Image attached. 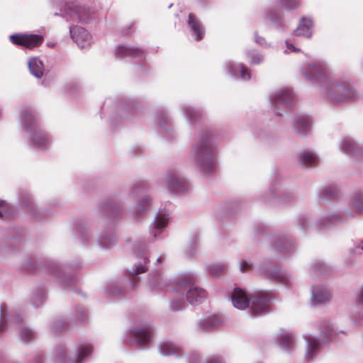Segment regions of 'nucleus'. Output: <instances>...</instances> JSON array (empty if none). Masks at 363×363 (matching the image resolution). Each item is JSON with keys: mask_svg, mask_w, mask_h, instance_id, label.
<instances>
[{"mask_svg": "<svg viewBox=\"0 0 363 363\" xmlns=\"http://www.w3.org/2000/svg\"><path fill=\"white\" fill-rule=\"evenodd\" d=\"M300 71L306 79L316 84L320 93L332 102H344L357 96L350 79L333 74L324 60L304 62Z\"/></svg>", "mask_w": 363, "mask_h": 363, "instance_id": "1", "label": "nucleus"}, {"mask_svg": "<svg viewBox=\"0 0 363 363\" xmlns=\"http://www.w3.org/2000/svg\"><path fill=\"white\" fill-rule=\"evenodd\" d=\"M216 148L211 132L203 131L197 135L191 156L204 174L213 172L216 167Z\"/></svg>", "mask_w": 363, "mask_h": 363, "instance_id": "2", "label": "nucleus"}, {"mask_svg": "<svg viewBox=\"0 0 363 363\" xmlns=\"http://www.w3.org/2000/svg\"><path fill=\"white\" fill-rule=\"evenodd\" d=\"M9 327H15L18 329V335L21 342L28 343L35 337V332L27 327L23 322L21 315L9 309L6 305H0V334L7 330Z\"/></svg>", "mask_w": 363, "mask_h": 363, "instance_id": "3", "label": "nucleus"}, {"mask_svg": "<svg viewBox=\"0 0 363 363\" xmlns=\"http://www.w3.org/2000/svg\"><path fill=\"white\" fill-rule=\"evenodd\" d=\"M301 0H273L270 1L262 11V16L266 21L277 28L284 26V11H291L298 9Z\"/></svg>", "mask_w": 363, "mask_h": 363, "instance_id": "4", "label": "nucleus"}, {"mask_svg": "<svg viewBox=\"0 0 363 363\" xmlns=\"http://www.w3.org/2000/svg\"><path fill=\"white\" fill-rule=\"evenodd\" d=\"M152 330V325L150 323H136L127 332L124 340L130 345H136L140 349H144L151 342Z\"/></svg>", "mask_w": 363, "mask_h": 363, "instance_id": "5", "label": "nucleus"}, {"mask_svg": "<svg viewBox=\"0 0 363 363\" xmlns=\"http://www.w3.org/2000/svg\"><path fill=\"white\" fill-rule=\"evenodd\" d=\"M55 15L62 16L66 18L67 21L79 23H87L94 16L89 7L79 4V0H75L71 4L66 2L60 7V13H55Z\"/></svg>", "mask_w": 363, "mask_h": 363, "instance_id": "6", "label": "nucleus"}, {"mask_svg": "<svg viewBox=\"0 0 363 363\" xmlns=\"http://www.w3.org/2000/svg\"><path fill=\"white\" fill-rule=\"evenodd\" d=\"M196 281V276L193 273H186L181 275L177 280V286L186 294V300L191 305H198L206 298V292L199 287H191Z\"/></svg>", "mask_w": 363, "mask_h": 363, "instance_id": "7", "label": "nucleus"}, {"mask_svg": "<svg viewBox=\"0 0 363 363\" xmlns=\"http://www.w3.org/2000/svg\"><path fill=\"white\" fill-rule=\"evenodd\" d=\"M269 100L274 108L277 115H281L279 110H284L292 106L294 101V94L289 88H279L272 91L269 96Z\"/></svg>", "mask_w": 363, "mask_h": 363, "instance_id": "8", "label": "nucleus"}, {"mask_svg": "<svg viewBox=\"0 0 363 363\" xmlns=\"http://www.w3.org/2000/svg\"><path fill=\"white\" fill-rule=\"evenodd\" d=\"M272 300L271 294L267 291H262L250 297L249 309L250 315H261L267 313Z\"/></svg>", "mask_w": 363, "mask_h": 363, "instance_id": "9", "label": "nucleus"}, {"mask_svg": "<svg viewBox=\"0 0 363 363\" xmlns=\"http://www.w3.org/2000/svg\"><path fill=\"white\" fill-rule=\"evenodd\" d=\"M167 189L177 194H184L191 189L189 182L177 172H169L164 178Z\"/></svg>", "mask_w": 363, "mask_h": 363, "instance_id": "10", "label": "nucleus"}, {"mask_svg": "<svg viewBox=\"0 0 363 363\" xmlns=\"http://www.w3.org/2000/svg\"><path fill=\"white\" fill-rule=\"evenodd\" d=\"M27 141L31 148L40 151L46 150L51 144L49 135L40 127L27 134Z\"/></svg>", "mask_w": 363, "mask_h": 363, "instance_id": "11", "label": "nucleus"}, {"mask_svg": "<svg viewBox=\"0 0 363 363\" xmlns=\"http://www.w3.org/2000/svg\"><path fill=\"white\" fill-rule=\"evenodd\" d=\"M18 123L22 130L26 134L40 128L31 108L28 106H22L19 109Z\"/></svg>", "mask_w": 363, "mask_h": 363, "instance_id": "12", "label": "nucleus"}, {"mask_svg": "<svg viewBox=\"0 0 363 363\" xmlns=\"http://www.w3.org/2000/svg\"><path fill=\"white\" fill-rule=\"evenodd\" d=\"M9 39L13 44L27 49L36 48L43 41V37L36 34H13L9 36Z\"/></svg>", "mask_w": 363, "mask_h": 363, "instance_id": "13", "label": "nucleus"}, {"mask_svg": "<svg viewBox=\"0 0 363 363\" xmlns=\"http://www.w3.org/2000/svg\"><path fill=\"white\" fill-rule=\"evenodd\" d=\"M338 145L340 151L347 155L356 157H363V143H359L351 137L341 138Z\"/></svg>", "mask_w": 363, "mask_h": 363, "instance_id": "14", "label": "nucleus"}, {"mask_svg": "<svg viewBox=\"0 0 363 363\" xmlns=\"http://www.w3.org/2000/svg\"><path fill=\"white\" fill-rule=\"evenodd\" d=\"M223 67L235 79L246 82L251 79V71L243 63L228 61L225 62Z\"/></svg>", "mask_w": 363, "mask_h": 363, "instance_id": "15", "label": "nucleus"}, {"mask_svg": "<svg viewBox=\"0 0 363 363\" xmlns=\"http://www.w3.org/2000/svg\"><path fill=\"white\" fill-rule=\"evenodd\" d=\"M257 272L259 275L265 276L269 279L279 280L284 285L289 284L291 281L290 276L287 272L271 267L269 264H263L259 267Z\"/></svg>", "mask_w": 363, "mask_h": 363, "instance_id": "16", "label": "nucleus"}, {"mask_svg": "<svg viewBox=\"0 0 363 363\" xmlns=\"http://www.w3.org/2000/svg\"><path fill=\"white\" fill-rule=\"evenodd\" d=\"M69 33L72 39L79 48H87L93 42L92 36L88 30L80 26H70Z\"/></svg>", "mask_w": 363, "mask_h": 363, "instance_id": "17", "label": "nucleus"}, {"mask_svg": "<svg viewBox=\"0 0 363 363\" xmlns=\"http://www.w3.org/2000/svg\"><path fill=\"white\" fill-rule=\"evenodd\" d=\"M332 298L330 291L323 285H317L311 287V300L314 306L328 304Z\"/></svg>", "mask_w": 363, "mask_h": 363, "instance_id": "18", "label": "nucleus"}, {"mask_svg": "<svg viewBox=\"0 0 363 363\" xmlns=\"http://www.w3.org/2000/svg\"><path fill=\"white\" fill-rule=\"evenodd\" d=\"M134 258L136 259L135 266L128 269L131 276H137L145 273L147 270V264L149 262L147 252L145 249H135L134 251Z\"/></svg>", "mask_w": 363, "mask_h": 363, "instance_id": "19", "label": "nucleus"}, {"mask_svg": "<svg viewBox=\"0 0 363 363\" xmlns=\"http://www.w3.org/2000/svg\"><path fill=\"white\" fill-rule=\"evenodd\" d=\"M297 160L303 167L313 168L318 165L320 159L318 154L309 149L300 151L297 155Z\"/></svg>", "mask_w": 363, "mask_h": 363, "instance_id": "20", "label": "nucleus"}, {"mask_svg": "<svg viewBox=\"0 0 363 363\" xmlns=\"http://www.w3.org/2000/svg\"><path fill=\"white\" fill-rule=\"evenodd\" d=\"M303 339L306 342L305 350V359L308 361L313 360L319 353L321 341L312 335H304Z\"/></svg>", "mask_w": 363, "mask_h": 363, "instance_id": "21", "label": "nucleus"}, {"mask_svg": "<svg viewBox=\"0 0 363 363\" xmlns=\"http://www.w3.org/2000/svg\"><path fill=\"white\" fill-rule=\"evenodd\" d=\"M169 220V213L168 211L160 210L158 211L150 225L151 230H155L151 232L154 238L156 239L157 238V234L160 233L167 225Z\"/></svg>", "mask_w": 363, "mask_h": 363, "instance_id": "22", "label": "nucleus"}, {"mask_svg": "<svg viewBox=\"0 0 363 363\" xmlns=\"http://www.w3.org/2000/svg\"><path fill=\"white\" fill-rule=\"evenodd\" d=\"M314 23L313 20L311 17H302L296 29L293 32V35L296 37H304L311 38L313 35Z\"/></svg>", "mask_w": 363, "mask_h": 363, "instance_id": "23", "label": "nucleus"}, {"mask_svg": "<svg viewBox=\"0 0 363 363\" xmlns=\"http://www.w3.org/2000/svg\"><path fill=\"white\" fill-rule=\"evenodd\" d=\"M186 24L191 36L196 40H200L203 38L205 35L204 28L201 22L194 13L189 14Z\"/></svg>", "mask_w": 363, "mask_h": 363, "instance_id": "24", "label": "nucleus"}, {"mask_svg": "<svg viewBox=\"0 0 363 363\" xmlns=\"http://www.w3.org/2000/svg\"><path fill=\"white\" fill-rule=\"evenodd\" d=\"M94 350L92 345L89 342H82L77 345L74 354H73V363H84L91 355Z\"/></svg>", "mask_w": 363, "mask_h": 363, "instance_id": "25", "label": "nucleus"}, {"mask_svg": "<svg viewBox=\"0 0 363 363\" xmlns=\"http://www.w3.org/2000/svg\"><path fill=\"white\" fill-rule=\"evenodd\" d=\"M277 345L285 352H292L296 346V338L293 333L281 331L276 337Z\"/></svg>", "mask_w": 363, "mask_h": 363, "instance_id": "26", "label": "nucleus"}, {"mask_svg": "<svg viewBox=\"0 0 363 363\" xmlns=\"http://www.w3.org/2000/svg\"><path fill=\"white\" fill-rule=\"evenodd\" d=\"M293 128L300 136H306L311 128V119L308 116H296L294 119Z\"/></svg>", "mask_w": 363, "mask_h": 363, "instance_id": "27", "label": "nucleus"}, {"mask_svg": "<svg viewBox=\"0 0 363 363\" xmlns=\"http://www.w3.org/2000/svg\"><path fill=\"white\" fill-rule=\"evenodd\" d=\"M115 55L117 57L123 59L128 57L142 59L143 51L139 48L130 47L126 45H119L115 48Z\"/></svg>", "mask_w": 363, "mask_h": 363, "instance_id": "28", "label": "nucleus"}, {"mask_svg": "<svg viewBox=\"0 0 363 363\" xmlns=\"http://www.w3.org/2000/svg\"><path fill=\"white\" fill-rule=\"evenodd\" d=\"M233 306L239 310H245L249 307L250 298L240 288H235L231 296Z\"/></svg>", "mask_w": 363, "mask_h": 363, "instance_id": "29", "label": "nucleus"}, {"mask_svg": "<svg viewBox=\"0 0 363 363\" xmlns=\"http://www.w3.org/2000/svg\"><path fill=\"white\" fill-rule=\"evenodd\" d=\"M274 248L286 256L290 255L296 251V246L292 240L285 237L277 238L274 242Z\"/></svg>", "mask_w": 363, "mask_h": 363, "instance_id": "30", "label": "nucleus"}, {"mask_svg": "<svg viewBox=\"0 0 363 363\" xmlns=\"http://www.w3.org/2000/svg\"><path fill=\"white\" fill-rule=\"evenodd\" d=\"M281 187V186L279 182L272 184L269 189V196L264 199L269 201L273 198H279L282 202L287 203L294 198L292 193L282 192Z\"/></svg>", "mask_w": 363, "mask_h": 363, "instance_id": "31", "label": "nucleus"}, {"mask_svg": "<svg viewBox=\"0 0 363 363\" xmlns=\"http://www.w3.org/2000/svg\"><path fill=\"white\" fill-rule=\"evenodd\" d=\"M73 354H71L65 346H58L55 348L52 354L54 363H73Z\"/></svg>", "mask_w": 363, "mask_h": 363, "instance_id": "32", "label": "nucleus"}, {"mask_svg": "<svg viewBox=\"0 0 363 363\" xmlns=\"http://www.w3.org/2000/svg\"><path fill=\"white\" fill-rule=\"evenodd\" d=\"M19 201L23 207L26 208L30 215L35 219H40V213L38 209H36L34 203L32 201V199L26 191H23L19 194Z\"/></svg>", "mask_w": 363, "mask_h": 363, "instance_id": "33", "label": "nucleus"}, {"mask_svg": "<svg viewBox=\"0 0 363 363\" xmlns=\"http://www.w3.org/2000/svg\"><path fill=\"white\" fill-rule=\"evenodd\" d=\"M221 320L218 318L213 315L199 320L196 324V326L199 331L205 332L218 328L221 325Z\"/></svg>", "mask_w": 363, "mask_h": 363, "instance_id": "34", "label": "nucleus"}, {"mask_svg": "<svg viewBox=\"0 0 363 363\" xmlns=\"http://www.w3.org/2000/svg\"><path fill=\"white\" fill-rule=\"evenodd\" d=\"M30 73L38 79L43 76L44 65L43 62L37 57H30L28 60Z\"/></svg>", "mask_w": 363, "mask_h": 363, "instance_id": "35", "label": "nucleus"}, {"mask_svg": "<svg viewBox=\"0 0 363 363\" xmlns=\"http://www.w3.org/2000/svg\"><path fill=\"white\" fill-rule=\"evenodd\" d=\"M158 349L159 352L162 356L180 355V348L171 341L165 340L161 342Z\"/></svg>", "mask_w": 363, "mask_h": 363, "instance_id": "36", "label": "nucleus"}, {"mask_svg": "<svg viewBox=\"0 0 363 363\" xmlns=\"http://www.w3.org/2000/svg\"><path fill=\"white\" fill-rule=\"evenodd\" d=\"M182 111L184 118L189 124L196 123L201 116V111L190 105L184 106Z\"/></svg>", "mask_w": 363, "mask_h": 363, "instance_id": "37", "label": "nucleus"}, {"mask_svg": "<svg viewBox=\"0 0 363 363\" xmlns=\"http://www.w3.org/2000/svg\"><path fill=\"white\" fill-rule=\"evenodd\" d=\"M344 221L345 218L342 216L335 213H330L321 217L318 220V224L325 228H330L333 225H336Z\"/></svg>", "mask_w": 363, "mask_h": 363, "instance_id": "38", "label": "nucleus"}, {"mask_svg": "<svg viewBox=\"0 0 363 363\" xmlns=\"http://www.w3.org/2000/svg\"><path fill=\"white\" fill-rule=\"evenodd\" d=\"M152 203V199L150 196H143L140 202L136 205L133 213L134 219L139 220L142 213L146 212Z\"/></svg>", "mask_w": 363, "mask_h": 363, "instance_id": "39", "label": "nucleus"}, {"mask_svg": "<svg viewBox=\"0 0 363 363\" xmlns=\"http://www.w3.org/2000/svg\"><path fill=\"white\" fill-rule=\"evenodd\" d=\"M116 243V238L113 233H104L97 239V244L103 250H109Z\"/></svg>", "mask_w": 363, "mask_h": 363, "instance_id": "40", "label": "nucleus"}, {"mask_svg": "<svg viewBox=\"0 0 363 363\" xmlns=\"http://www.w3.org/2000/svg\"><path fill=\"white\" fill-rule=\"evenodd\" d=\"M350 206L354 213H363V191H357L352 195Z\"/></svg>", "mask_w": 363, "mask_h": 363, "instance_id": "41", "label": "nucleus"}, {"mask_svg": "<svg viewBox=\"0 0 363 363\" xmlns=\"http://www.w3.org/2000/svg\"><path fill=\"white\" fill-rule=\"evenodd\" d=\"M245 54L246 57L249 59V63L252 66L259 65L263 63L265 60L264 53L256 49L245 50Z\"/></svg>", "mask_w": 363, "mask_h": 363, "instance_id": "42", "label": "nucleus"}, {"mask_svg": "<svg viewBox=\"0 0 363 363\" xmlns=\"http://www.w3.org/2000/svg\"><path fill=\"white\" fill-rule=\"evenodd\" d=\"M185 301L184 298V291L182 294L177 293L169 301V308L172 311H179L184 308Z\"/></svg>", "mask_w": 363, "mask_h": 363, "instance_id": "43", "label": "nucleus"}, {"mask_svg": "<svg viewBox=\"0 0 363 363\" xmlns=\"http://www.w3.org/2000/svg\"><path fill=\"white\" fill-rule=\"evenodd\" d=\"M320 333L327 340H334L335 336L339 333H343L341 331L337 332V330H335L333 325L328 323H325L320 327Z\"/></svg>", "mask_w": 363, "mask_h": 363, "instance_id": "44", "label": "nucleus"}, {"mask_svg": "<svg viewBox=\"0 0 363 363\" xmlns=\"http://www.w3.org/2000/svg\"><path fill=\"white\" fill-rule=\"evenodd\" d=\"M16 213L15 208L6 201L0 202V218L4 219L13 217Z\"/></svg>", "mask_w": 363, "mask_h": 363, "instance_id": "45", "label": "nucleus"}, {"mask_svg": "<svg viewBox=\"0 0 363 363\" xmlns=\"http://www.w3.org/2000/svg\"><path fill=\"white\" fill-rule=\"evenodd\" d=\"M105 295L110 296H119L123 294V290L119 286L118 283L111 282L108 284L105 291Z\"/></svg>", "mask_w": 363, "mask_h": 363, "instance_id": "46", "label": "nucleus"}, {"mask_svg": "<svg viewBox=\"0 0 363 363\" xmlns=\"http://www.w3.org/2000/svg\"><path fill=\"white\" fill-rule=\"evenodd\" d=\"M77 232L79 240L82 243H86L91 238V232L88 227L81 225L77 227Z\"/></svg>", "mask_w": 363, "mask_h": 363, "instance_id": "47", "label": "nucleus"}, {"mask_svg": "<svg viewBox=\"0 0 363 363\" xmlns=\"http://www.w3.org/2000/svg\"><path fill=\"white\" fill-rule=\"evenodd\" d=\"M55 273L57 274V277L58 279V281L62 284L64 287L67 286V284L74 285L76 282V279L73 276H65L60 270L57 269Z\"/></svg>", "mask_w": 363, "mask_h": 363, "instance_id": "48", "label": "nucleus"}, {"mask_svg": "<svg viewBox=\"0 0 363 363\" xmlns=\"http://www.w3.org/2000/svg\"><path fill=\"white\" fill-rule=\"evenodd\" d=\"M104 210L110 216H115L120 213L121 207L113 201H108L104 205Z\"/></svg>", "mask_w": 363, "mask_h": 363, "instance_id": "49", "label": "nucleus"}, {"mask_svg": "<svg viewBox=\"0 0 363 363\" xmlns=\"http://www.w3.org/2000/svg\"><path fill=\"white\" fill-rule=\"evenodd\" d=\"M253 41L255 44L262 48H269L272 45L264 37L259 35L257 31L253 34Z\"/></svg>", "mask_w": 363, "mask_h": 363, "instance_id": "50", "label": "nucleus"}, {"mask_svg": "<svg viewBox=\"0 0 363 363\" xmlns=\"http://www.w3.org/2000/svg\"><path fill=\"white\" fill-rule=\"evenodd\" d=\"M226 268L227 267L225 264L217 263L210 265L208 267V271L214 276H219L220 274L225 271Z\"/></svg>", "mask_w": 363, "mask_h": 363, "instance_id": "51", "label": "nucleus"}, {"mask_svg": "<svg viewBox=\"0 0 363 363\" xmlns=\"http://www.w3.org/2000/svg\"><path fill=\"white\" fill-rule=\"evenodd\" d=\"M166 286L164 281L160 277L154 278L150 281L149 288L151 291H155L163 289Z\"/></svg>", "mask_w": 363, "mask_h": 363, "instance_id": "52", "label": "nucleus"}, {"mask_svg": "<svg viewBox=\"0 0 363 363\" xmlns=\"http://www.w3.org/2000/svg\"><path fill=\"white\" fill-rule=\"evenodd\" d=\"M335 194V189L332 186H323L319 191V196L323 199L333 196Z\"/></svg>", "mask_w": 363, "mask_h": 363, "instance_id": "53", "label": "nucleus"}, {"mask_svg": "<svg viewBox=\"0 0 363 363\" xmlns=\"http://www.w3.org/2000/svg\"><path fill=\"white\" fill-rule=\"evenodd\" d=\"M284 45L286 46V49L283 51L285 55L289 54L291 52H299L301 50L296 47H295L289 39H286L284 41Z\"/></svg>", "mask_w": 363, "mask_h": 363, "instance_id": "54", "label": "nucleus"}, {"mask_svg": "<svg viewBox=\"0 0 363 363\" xmlns=\"http://www.w3.org/2000/svg\"><path fill=\"white\" fill-rule=\"evenodd\" d=\"M77 318L80 322H84L87 318V313L84 307H78L76 309Z\"/></svg>", "mask_w": 363, "mask_h": 363, "instance_id": "55", "label": "nucleus"}, {"mask_svg": "<svg viewBox=\"0 0 363 363\" xmlns=\"http://www.w3.org/2000/svg\"><path fill=\"white\" fill-rule=\"evenodd\" d=\"M252 268V262L249 260L242 259L239 264V269L241 272H246Z\"/></svg>", "mask_w": 363, "mask_h": 363, "instance_id": "56", "label": "nucleus"}, {"mask_svg": "<svg viewBox=\"0 0 363 363\" xmlns=\"http://www.w3.org/2000/svg\"><path fill=\"white\" fill-rule=\"evenodd\" d=\"M65 325V323L62 320H61V319L57 320L53 324L52 329L55 331L60 330L64 328Z\"/></svg>", "mask_w": 363, "mask_h": 363, "instance_id": "57", "label": "nucleus"}, {"mask_svg": "<svg viewBox=\"0 0 363 363\" xmlns=\"http://www.w3.org/2000/svg\"><path fill=\"white\" fill-rule=\"evenodd\" d=\"M360 251H363V241L361 242V244L357 245L354 249L350 250L351 253L359 254Z\"/></svg>", "mask_w": 363, "mask_h": 363, "instance_id": "58", "label": "nucleus"}, {"mask_svg": "<svg viewBox=\"0 0 363 363\" xmlns=\"http://www.w3.org/2000/svg\"><path fill=\"white\" fill-rule=\"evenodd\" d=\"M32 363H44V357L42 354H37Z\"/></svg>", "mask_w": 363, "mask_h": 363, "instance_id": "59", "label": "nucleus"}, {"mask_svg": "<svg viewBox=\"0 0 363 363\" xmlns=\"http://www.w3.org/2000/svg\"><path fill=\"white\" fill-rule=\"evenodd\" d=\"M358 301L360 304L363 305V285L359 290L357 295Z\"/></svg>", "mask_w": 363, "mask_h": 363, "instance_id": "60", "label": "nucleus"}, {"mask_svg": "<svg viewBox=\"0 0 363 363\" xmlns=\"http://www.w3.org/2000/svg\"><path fill=\"white\" fill-rule=\"evenodd\" d=\"M159 118H160L159 124L160 126H163L162 120L167 121L168 118L167 115L166 114V113H161L159 116Z\"/></svg>", "mask_w": 363, "mask_h": 363, "instance_id": "61", "label": "nucleus"}, {"mask_svg": "<svg viewBox=\"0 0 363 363\" xmlns=\"http://www.w3.org/2000/svg\"><path fill=\"white\" fill-rule=\"evenodd\" d=\"M206 363H223L221 359L217 357H212L208 359Z\"/></svg>", "mask_w": 363, "mask_h": 363, "instance_id": "62", "label": "nucleus"}, {"mask_svg": "<svg viewBox=\"0 0 363 363\" xmlns=\"http://www.w3.org/2000/svg\"><path fill=\"white\" fill-rule=\"evenodd\" d=\"M196 247H197V242H194V244L192 245V246L191 247V248L188 250V252H189V254H192V253H194V251L196 250Z\"/></svg>", "mask_w": 363, "mask_h": 363, "instance_id": "63", "label": "nucleus"}, {"mask_svg": "<svg viewBox=\"0 0 363 363\" xmlns=\"http://www.w3.org/2000/svg\"><path fill=\"white\" fill-rule=\"evenodd\" d=\"M163 260H164V258L162 256H160V257H157V259L156 260V262L157 264H160V263H162L163 262Z\"/></svg>", "mask_w": 363, "mask_h": 363, "instance_id": "64", "label": "nucleus"}]
</instances>
